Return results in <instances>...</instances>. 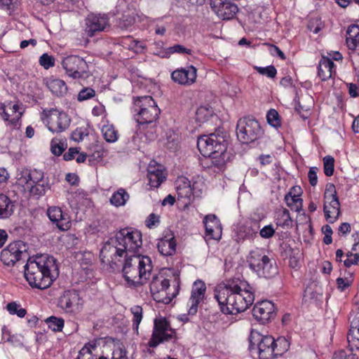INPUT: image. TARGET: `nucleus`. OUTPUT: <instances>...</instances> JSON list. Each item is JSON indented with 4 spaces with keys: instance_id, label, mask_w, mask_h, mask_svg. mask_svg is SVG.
<instances>
[{
    "instance_id": "nucleus-37",
    "label": "nucleus",
    "mask_w": 359,
    "mask_h": 359,
    "mask_svg": "<svg viewBox=\"0 0 359 359\" xmlns=\"http://www.w3.org/2000/svg\"><path fill=\"white\" fill-rule=\"evenodd\" d=\"M130 196L128 192L123 188L118 189L110 198V203L116 207L124 205L128 201Z\"/></svg>"
},
{
    "instance_id": "nucleus-33",
    "label": "nucleus",
    "mask_w": 359,
    "mask_h": 359,
    "mask_svg": "<svg viewBox=\"0 0 359 359\" xmlns=\"http://www.w3.org/2000/svg\"><path fill=\"white\" fill-rule=\"evenodd\" d=\"M351 325L349 330L359 332V294H356L353 299V308L351 311Z\"/></svg>"
},
{
    "instance_id": "nucleus-63",
    "label": "nucleus",
    "mask_w": 359,
    "mask_h": 359,
    "mask_svg": "<svg viewBox=\"0 0 359 359\" xmlns=\"http://www.w3.org/2000/svg\"><path fill=\"white\" fill-rule=\"evenodd\" d=\"M343 264L346 269L351 268L352 266L359 264V252H355L354 257L346 259L343 261Z\"/></svg>"
},
{
    "instance_id": "nucleus-2",
    "label": "nucleus",
    "mask_w": 359,
    "mask_h": 359,
    "mask_svg": "<svg viewBox=\"0 0 359 359\" xmlns=\"http://www.w3.org/2000/svg\"><path fill=\"white\" fill-rule=\"evenodd\" d=\"M131 110L137 123V134L144 135L148 140H154L161 109L153 97L149 95L134 97Z\"/></svg>"
},
{
    "instance_id": "nucleus-56",
    "label": "nucleus",
    "mask_w": 359,
    "mask_h": 359,
    "mask_svg": "<svg viewBox=\"0 0 359 359\" xmlns=\"http://www.w3.org/2000/svg\"><path fill=\"white\" fill-rule=\"evenodd\" d=\"M0 8L11 15L17 8V0H0Z\"/></svg>"
},
{
    "instance_id": "nucleus-7",
    "label": "nucleus",
    "mask_w": 359,
    "mask_h": 359,
    "mask_svg": "<svg viewBox=\"0 0 359 359\" xmlns=\"http://www.w3.org/2000/svg\"><path fill=\"white\" fill-rule=\"evenodd\" d=\"M197 147L201 154L210 158L212 164L222 168L229 159L226 153L227 141L222 135L215 133L203 135L198 138Z\"/></svg>"
},
{
    "instance_id": "nucleus-39",
    "label": "nucleus",
    "mask_w": 359,
    "mask_h": 359,
    "mask_svg": "<svg viewBox=\"0 0 359 359\" xmlns=\"http://www.w3.org/2000/svg\"><path fill=\"white\" fill-rule=\"evenodd\" d=\"M132 315L133 329L138 334L139 325L143 318V309L138 305L133 306L130 309Z\"/></svg>"
},
{
    "instance_id": "nucleus-24",
    "label": "nucleus",
    "mask_w": 359,
    "mask_h": 359,
    "mask_svg": "<svg viewBox=\"0 0 359 359\" xmlns=\"http://www.w3.org/2000/svg\"><path fill=\"white\" fill-rule=\"evenodd\" d=\"M203 222L205 229V236L208 239L219 241L222 233L219 219L215 215L210 214L204 217Z\"/></svg>"
},
{
    "instance_id": "nucleus-59",
    "label": "nucleus",
    "mask_w": 359,
    "mask_h": 359,
    "mask_svg": "<svg viewBox=\"0 0 359 359\" xmlns=\"http://www.w3.org/2000/svg\"><path fill=\"white\" fill-rule=\"evenodd\" d=\"M322 232L325 235L323 238V243L325 245H330L332 243V235L333 233V231L331 226L329 224H325L322 227Z\"/></svg>"
},
{
    "instance_id": "nucleus-48",
    "label": "nucleus",
    "mask_w": 359,
    "mask_h": 359,
    "mask_svg": "<svg viewBox=\"0 0 359 359\" xmlns=\"http://www.w3.org/2000/svg\"><path fill=\"white\" fill-rule=\"evenodd\" d=\"M323 170L326 176L330 177L334 174V159L332 156H325L323 158Z\"/></svg>"
},
{
    "instance_id": "nucleus-27",
    "label": "nucleus",
    "mask_w": 359,
    "mask_h": 359,
    "mask_svg": "<svg viewBox=\"0 0 359 359\" xmlns=\"http://www.w3.org/2000/svg\"><path fill=\"white\" fill-rule=\"evenodd\" d=\"M9 109L11 114L4 109L1 116L8 126H12L14 129H19L21 126L22 112L19 111L20 107L17 104H13Z\"/></svg>"
},
{
    "instance_id": "nucleus-38",
    "label": "nucleus",
    "mask_w": 359,
    "mask_h": 359,
    "mask_svg": "<svg viewBox=\"0 0 359 359\" xmlns=\"http://www.w3.org/2000/svg\"><path fill=\"white\" fill-rule=\"evenodd\" d=\"M213 114L211 107L208 105L199 107L196 111V121L198 123L206 122Z\"/></svg>"
},
{
    "instance_id": "nucleus-8",
    "label": "nucleus",
    "mask_w": 359,
    "mask_h": 359,
    "mask_svg": "<svg viewBox=\"0 0 359 359\" xmlns=\"http://www.w3.org/2000/svg\"><path fill=\"white\" fill-rule=\"evenodd\" d=\"M248 262L250 269L260 278H271L278 273L275 260L262 249L250 251Z\"/></svg>"
},
{
    "instance_id": "nucleus-26",
    "label": "nucleus",
    "mask_w": 359,
    "mask_h": 359,
    "mask_svg": "<svg viewBox=\"0 0 359 359\" xmlns=\"http://www.w3.org/2000/svg\"><path fill=\"white\" fill-rule=\"evenodd\" d=\"M336 65L330 57L322 55L318 66V76L323 81H327L336 74Z\"/></svg>"
},
{
    "instance_id": "nucleus-12",
    "label": "nucleus",
    "mask_w": 359,
    "mask_h": 359,
    "mask_svg": "<svg viewBox=\"0 0 359 359\" xmlns=\"http://www.w3.org/2000/svg\"><path fill=\"white\" fill-rule=\"evenodd\" d=\"M323 212L325 220L334 223L341 215L340 203L336 187L332 183H327L323 194Z\"/></svg>"
},
{
    "instance_id": "nucleus-25",
    "label": "nucleus",
    "mask_w": 359,
    "mask_h": 359,
    "mask_svg": "<svg viewBox=\"0 0 359 359\" xmlns=\"http://www.w3.org/2000/svg\"><path fill=\"white\" fill-rule=\"evenodd\" d=\"M177 242L173 233L170 231L165 232L158 240L157 249L160 254L165 257L172 256L176 252Z\"/></svg>"
},
{
    "instance_id": "nucleus-41",
    "label": "nucleus",
    "mask_w": 359,
    "mask_h": 359,
    "mask_svg": "<svg viewBox=\"0 0 359 359\" xmlns=\"http://www.w3.org/2000/svg\"><path fill=\"white\" fill-rule=\"evenodd\" d=\"M102 133L104 140L107 142H115L118 137V130L113 125L107 124L103 126Z\"/></svg>"
},
{
    "instance_id": "nucleus-1",
    "label": "nucleus",
    "mask_w": 359,
    "mask_h": 359,
    "mask_svg": "<svg viewBox=\"0 0 359 359\" xmlns=\"http://www.w3.org/2000/svg\"><path fill=\"white\" fill-rule=\"evenodd\" d=\"M214 298L226 315L246 311L255 301V289L243 277H233L215 290Z\"/></svg>"
},
{
    "instance_id": "nucleus-57",
    "label": "nucleus",
    "mask_w": 359,
    "mask_h": 359,
    "mask_svg": "<svg viewBox=\"0 0 359 359\" xmlns=\"http://www.w3.org/2000/svg\"><path fill=\"white\" fill-rule=\"evenodd\" d=\"M275 233L276 229L271 224L264 226L259 231L260 236L264 239L272 238L275 235Z\"/></svg>"
},
{
    "instance_id": "nucleus-36",
    "label": "nucleus",
    "mask_w": 359,
    "mask_h": 359,
    "mask_svg": "<svg viewBox=\"0 0 359 359\" xmlns=\"http://www.w3.org/2000/svg\"><path fill=\"white\" fill-rule=\"evenodd\" d=\"M276 224L282 228H290L292 226V219L289 210L286 208L277 212Z\"/></svg>"
},
{
    "instance_id": "nucleus-21",
    "label": "nucleus",
    "mask_w": 359,
    "mask_h": 359,
    "mask_svg": "<svg viewBox=\"0 0 359 359\" xmlns=\"http://www.w3.org/2000/svg\"><path fill=\"white\" fill-rule=\"evenodd\" d=\"M47 215L53 224L60 231H65L71 228L69 215L58 206H50L47 210Z\"/></svg>"
},
{
    "instance_id": "nucleus-34",
    "label": "nucleus",
    "mask_w": 359,
    "mask_h": 359,
    "mask_svg": "<svg viewBox=\"0 0 359 359\" xmlns=\"http://www.w3.org/2000/svg\"><path fill=\"white\" fill-rule=\"evenodd\" d=\"M147 177L150 187L153 188H158L166 178L163 170L159 168L149 169Z\"/></svg>"
},
{
    "instance_id": "nucleus-54",
    "label": "nucleus",
    "mask_w": 359,
    "mask_h": 359,
    "mask_svg": "<svg viewBox=\"0 0 359 359\" xmlns=\"http://www.w3.org/2000/svg\"><path fill=\"white\" fill-rule=\"evenodd\" d=\"M332 359H358V357L349 348L334 352Z\"/></svg>"
},
{
    "instance_id": "nucleus-6",
    "label": "nucleus",
    "mask_w": 359,
    "mask_h": 359,
    "mask_svg": "<svg viewBox=\"0 0 359 359\" xmlns=\"http://www.w3.org/2000/svg\"><path fill=\"white\" fill-rule=\"evenodd\" d=\"M250 348H257L259 359H275L286 353L290 342L285 337L275 339L271 335H262L258 332L252 331L250 337Z\"/></svg>"
},
{
    "instance_id": "nucleus-17",
    "label": "nucleus",
    "mask_w": 359,
    "mask_h": 359,
    "mask_svg": "<svg viewBox=\"0 0 359 359\" xmlns=\"http://www.w3.org/2000/svg\"><path fill=\"white\" fill-rule=\"evenodd\" d=\"M109 26V19L105 14H89L86 19L85 32L89 37L103 32Z\"/></svg>"
},
{
    "instance_id": "nucleus-13",
    "label": "nucleus",
    "mask_w": 359,
    "mask_h": 359,
    "mask_svg": "<svg viewBox=\"0 0 359 359\" xmlns=\"http://www.w3.org/2000/svg\"><path fill=\"white\" fill-rule=\"evenodd\" d=\"M176 330L171 327L170 323L165 318H156L147 345L150 348H156L162 343L176 339Z\"/></svg>"
},
{
    "instance_id": "nucleus-44",
    "label": "nucleus",
    "mask_w": 359,
    "mask_h": 359,
    "mask_svg": "<svg viewBox=\"0 0 359 359\" xmlns=\"http://www.w3.org/2000/svg\"><path fill=\"white\" fill-rule=\"evenodd\" d=\"M267 123L275 128H278L281 126V118L278 112L274 109H271L266 114Z\"/></svg>"
},
{
    "instance_id": "nucleus-42",
    "label": "nucleus",
    "mask_w": 359,
    "mask_h": 359,
    "mask_svg": "<svg viewBox=\"0 0 359 359\" xmlns=\"http://www.w3.org/2000/svg\"><path fill=\"white\" fill-rule=\"evenodd\" d=\"M287 205L296 212H299L302 208L303 200L298 196H292L290 194H286L284 198Z\"/></svg>"
},
{
    "instance_id": "nucleus-55",
    "label": "nucleus",
    "mask_w": 359,
    "mask_h": 359,
    "mask_svg": "<svg viewBox=\"0 0 359 359\" xmlns=\"http://www.w3.org/2000/svg\"><path fill=\"white\" fill-rule=\"evenodd\" d=\"M163 45L164 43L162 41H155L153 44V54L161 58H168V57L163 56L164 54L168 53V48H165Z\"/></svg>"
},
{
    "instance_id": "nucleus-16",
    "label": "nucleus",
    "mask_w": 359,
    "mask_h": 359,
    "mask_svg": "<svg viewBox=\"0 0 359 359\" xmlns=\"http://www.w3.org/2000/svg\"><path fill=\"white\" fill-rule=\"evenodd\" d=\"M62 65L66 74L74 79L81 78L88 67L86 62L77 55H69L64 58Z\"/></svg>"
},
{
    "instance_id": "nucleus-51",
    "label": "nucleus",
    "mask_w": 359,
    "mask_h": 359,
    "mask_svg": "<svg viewBox=\"0 0 359 359\" xmlns=\"http://www.w3.org/2000/svg\"><path fill=\"white\" fill-rule=\"evenodd\" d=\"M254 69L260 74L266 76L269 79H273L277 74V70L273 65L265 67L255 66Z\"/></svg>"
},
{
    "instance_id": "nucleus-9",
    "label": "nucleus",
    "mask_w": 359,
    "mask_h": 359,
    "mask_svg": "<svg viewBox=\"0 0 359 359\" xmlns=\"http://www.w3.org/2000/svg\"><path fill=\"white\" fill-rule=\"evenodd\" d=\"M18 178V183L34 196H43L50 189L43 171L37 169H23Z\"/></svg>"
},
{
    "instance_id": "nucleus-52",
    "label": "nucleus",
    "mask_w": 359,
    "mask_h": 359,
    "mask_svg": "<svg viewBox=\"0 0 359 359\" xmlns=\"http://www.w3.org/2000/svg\"><path fill=\"white\" fill-rule=\"evenodd\" d=\"M173 53H179V54H187L191 55L192 50L189 48H187L182 45L175 44L173 46L168 48V53L164 54L163 56H165L170 57V55Z\"/></svg>"
},
{
    "instance_id": "nucleus-23",
    "label": "nucleus",
    "mask_w": 359,
    "mask_h": 359,
    "mask_svg": "<svg viewBox=\"0 0 359 359\" xmlns=\"http://www.w3.org/2000/svg\"><path fill=\"white\" fill-rule=\"evenodd\" d=\"M197 69L193 65L178 68L171 74L172 81L182 86H189L196 82Z\"/></svg>"
},
{
    "instance_id": "nucleus-61",
    "label": "nucleus",
    "mask_w": 359,
    "mask_h": 359,
    "mask_svg": "<svg viewBox=\"0 0 359 359\" xmlns=\"http://www.w3.org/2000/svg\"><path fill=\"white\" fill-rule=\"evenodd\" d=\"M146 226L149 228L152 229L160 223V217L157 215L155 213H151L147 218L146 221Z\"/></svg>"
},
{
    "instance_id": "nucleus-47",
    "label": "nucleus",
    "mask_w": 359,
    "mask_h": 359,
    "mask_svg": "<svg viewBox=\"0 0 359 359\" xmlns=\"http://www.w3.org/2000/svg\"><path fill=\"white\" fill-rule=\"evenodd\" d=\"M89 135L88 128L86 126L77 127L72 133V139L76 142H80Z\"/></svg>"
},
{
    "instance_id": "nucleus-5",
    "label": "nucleus",
    "mask_w": 359,
    "mask_h": 359,
    "mask_svg": "<svg viewBox=\"0 0 359 359\" xmlns=\"http://www.w3.org/2000/svg\"><path fill=\"white\" fill-rule=\"evenodd\" d=\"M151 259L147 255H133L125 257L123 278L128 287L138 290L149 283L153 271Z\"/></svg>"
},
{
    "instance_id": "nucleus-60",
    "label": "nucleus",
    "mask_w": 359,
    "mask_h": 359,
    "mask_svg": "<svg viewBox=\"0 0 359 359\" xmlns=\"http://www.w3.org/2000/svg\"><path fill=\"white\" fill-rule=\"evenodd\" d=\"M97 359H128V357L125 349L118 348L113 351L111 358L100 356Z\"/></svg>"
},
{
    "instance_id": "nucleus-62",
    "label": "nucleus",
    "mask_w": 359,
    "mask_h": 359,
    "mask_svg": "<svg viewBox=\"0 0 359 359\" xmlns=\"http://www.w3.org/2000/svg\"><path fill=\"white\" fill-rule=\"evenodd\" d=\"M318 168L317 167L310 168L308 172V179L310 184L312 187H316L318 183Z\"/></svg>"
},
{
    "instance_id": "nucleus-58",
    "label": "nucleus",
    "mask_w": 359,
    "mask_h": 359,
    "mask_svg": "<svg viewBox=\"0 0 359 359\" xmlns=\"http://www.w3.org/2000/svg\"><path fill=\"white\" fill-rule=\"evenodd\" d=\"M95 96V91L91 88L82 89L78 95L79 101H84Z\"/></svg>"
},
{
    "instance_id": "nucleus-19",
    "label": "nucleus",
    "mask_w": 359,
    "mask_h": 359,
    "mask_svg": "<svg viewBox=\"0 0 359 359\" xmlns=\"http://www.w3.org/2000/svg\"><path fill=\"white\" fill-rule=\"evenodd\" d=\"M210 6L215 14L224 20L233 19L238 11V6L229 0H210Z\"/></svg>"
},
{
    "instance_id": "nucleus-28",
    "label": "nucleus",
    "mask_w": 359,
    "mask_h": 359,
    "mask_svg": "<svg viewBox=\"0 0 359 359\" xmlns=\"http://www.w3.org/2000/svg\"><path fill=\"white\" fill-rule=\"evenodd\" d=\"M175 184L178 199L190 200L193 195L194 187H191L189 180L186 177L180 176L177 179Z\"/></svg>"
},
{
    "instance_id": "nucleus-50",
    "label": "nucleus",
    "mask_w": 359,
    "mask_h": 359,
    "mask_svg": "<svg viewBox=\"0 0 359 359\" xmlns=\"http://www.w3.org/2000/svg\"><path fill=\"white\" fill-rule=\"evenodd\" d=\"M128 44L129 49L133 50L136 53H143L147 49L146 43L143 41L130 38Z\"/></svg>"
},
{
    "instance_id": "nucleus-45",
    "label": "nucleus",
    "mask_w": 359,
    "mask_h": 359,
    "mask_svg": "<svg viewBox=\"0 0 359 359\" xmlns=\"http://www.w3.org/2000/svg\"><path fill=\"white\" fill-rule=\"evenodd\" d=\"M6 309L11 315H17L20 318H23L27 313L26 309L21 307L20 304L12 302L6 305Z\"/></svg>"
},
{
    "instance_id": "nucleus-22",
    "label": "nucleus",
    "mask_w": 359,
    "mask_h": 359,
    "mask_svg": "<svg viewBox=\"0 0 359 359\" xmlns=\"http://www.w3.org/2000/svg\"><path fill=\"white\" fill-rule=\"evenodd\" d=\"M172 278V286L170 287V289L151 292L153 299L156 302L168 304L179 294L180 289V276L174 275Z\"/></svg>"
},
{
    "instance_id": "nucleus-15",
    "label": "nucleus",
    "mask_w": 359,
    "mask_h": 359,
    "mask_svg": "<svg viewBox=\"0 0 359 359\" xmlns=\"http://www.w3.org/2000/svg\"><path fill=\"white\" fill-rule=\"evenodd\" d=\"M26 252L27 249L25 243L21 241H17L10 243L2 250L0 254V259L4 265L13 266Z\"/></svg>"
},
{
    "instance_id": "nucleus-29",
    "label": "nucleus",
    "mask_w": 359,
    "mask_h": 359,
    "mask_svg": "<svg viewBox=\"0 0 359 359\" xmlns=\"http://www.w3.org/2000/svg\"><path fill=\"white\" fill-rule=\"evenodd\" d=\"M46 86L51 93L57 97H63L67 93L68 88L66 83L63 80L53 76L46 79Z\"/></svg>"
},
{
    "instance_id": "nucleus-49",
    "label": "nucleus",
    "mask_w": 359,
    "mask_h": 359,
    "mask_svg": "<svg viewBox=\"0 0 359 359\" xmlns=\"http://www.w3.org/2000/svg\"><path fill=\"white\" fill-rule=\"evenodd\" d=\"M348 347L351 351L359 350V332L348 330L347 334Z\"/></svg>"
},
{
    "instance_id": "nucleus-43",
    "label": "nucleus",
    "mask_w": 359,
    "mask_h": 359,
    "mask_svg": "<svg viewBox=\"0 0 359 359\" xmlns=\"http://www.w3.org/2000/svg\"><path fill=\"white\" fill-rule=\"evenodd\" d=\"M67 147V144L65 140L54 137L50 141V150L55 156H60L66 149Z\"/></svg>"
},
{
    "instance_id": "nucleus-30",
    "label": "nucleus",
    "mask_w": 359,
    "mask_h": 359,
    "mask_svg": "<svg viewBox=\"0 0 359 359\" xmlns=\"http://www.w3.org/2000/svg\"><path fill=\"white\" fill-rule=\"evenodd\" d=\"M346 43L351 54L359 44V26L351 25L346 30Z\"/></svg>"
},
{
    "instance_id": "nucleus-11",
    "label": "nucleus",
    "mask_w": 359,
    "mask_h": 359,
    "mask_svg": "<svg viewBox=\"0 0 359 359\" xmlns=\"http://www.w3.org/2000/svg\"><path fill=\"white\" fill-rule=\"evenodd\" d=\"M263 130L258 121L253 116L241 118L236 126L238 139L243 144L254 142L261 137Z\"/></svg>"
},
{
    "instance_id": "nucleus-18",
    "label": "nucleus",
    "mask_w": 359,
    "mask_h": 359,
    "mask_svg": "<svg viewBox=\"0 0 359 359\" xmlns=\"http://www.w3.org/2000/svg\"><path fill=\"white\" fill-rule=\"evenodd\" d=\"M206 285L201 280H196L191 288V296L187 302L188 312L189 315L195 316L198 312V305L205 299Z\"/></svg>"
},
{
    "instance_id": "nucleus-14",
    "label": "nucleus",
    "mask_w": 359,
    "mask_h": 359,
    "mask_svg": "<svg viewBox=\"0 0 359 359\" xmlns=\"http://www.w3.org/2000/svg\"><path fill=\"white\" fill-rule=\"evenodd\" d=\"M83 305L79 292L74 289L65 290L58 300V306L67 313H79Z\"/></svg>"
},
{
    "instance_id": "nucleus-53",
    "label": "nucleus",
    "mask_w": 359,
    "mask_h": 359,
    "mask_svg": "<svg viewBox=\"0 0 359 359\" xmlns=\"http://www.w3.org/2000/svg\"><path fill=\"white\" fill-rule=\"evenodd\" d=\"M39 62L45 69H48L55 66V60L53 56L43 53L40 56Z\"/></svg>"
},
{
    "instance_id": "nucleus-3",
    "label": "nucleus",
    "mask_w": 359,
    "mask_h": 359,
    "mask_svg": "<svg viewBox=\"0 0 359 359\" xmlns=\"http://www.w3.org/2000/svg\"><path fill=\"white\" fill-rule=\"evenodd\" d=\"M142 245V233L135 229L125 228L118 231L114 238L107 241L100 251V257L109 259L116 264L121 258L130 256L129 252H135Z\"/></svg>"
},
{
    "instance_id": "nucleus-20",
    "label": "nucleus",
    "mask_w": 359,
    "mask_h": 359,
    "mask_svg": "<svg viewBox=\"0 0 359 359\" xmlns=\"http://www.w3.org/2000/svg\"><path fill=\"white\" fill-rule=\"evenodd\" d=\"M276 315L274 304L269 300L257 302L252 309V316L261 324H266Z\"/></svg>"
},
{
    "instance_id": "nucleus-4",
    "label": "nucleus",
    "mask_w": 359,
    "mask_h": 359,
    "mask_svg": "<svg viewBox=\"0 0 359 359\" xmlns=\"http://www.w3.org/2000/svg\"><path fill=\"white\" fill-rule=\"evenodd\" d=\"M55 259L48 255L29 257L24 266V276L32 288L49 287L57 276Z\"/></svg>"
},
{
    "instance_id": "nucleus-31",
    "label": "nucleus",
    "mask_w": 359,
    "mask_h": 359,
    "mask_svg": "<svg viewBox=\"0 0 359 359\" xmlns=\"http://www.w3.org/2000/svg\"><path fill=\"white\" fill-rule=\"evenodd\" d=\"M15 202L5 194H0V219H6L14 212Z\"/></svg>"
},
{
    "instance_id": "nucleus-10",
    "label": "nucleus",
    "mask_w": 359,
    "mask_h": 359,
    "mask_svg": "<svg viewBox=\"0 0 359 359\" xmlns=\"http://www.w3.org/2000/svg\"><path fill=\"white\" fill-rule=\"evenodd\" d=\"M41 119L50 132L57 134L66 131L72 122L66 112L57 108L43 109Z\"/></svg>"
},
{
    "instance_id": "nucleus-64",
    "label": "nucleus",
    "mask_w": 359,
    "mask_h": 359,
    "mask_svg": "<svg viewBox=\"0 0 359 359\" xmlns=\"http://www.w3.org/2000/svg\"><path fill=\"white\" fill-rule=\"evenodd\" d=\"M76 359H97L94 358L92 354V352L89 350L88 348H83L79 353V355Z\"/></svg>"
},
{
    "instance_id": "nucleus-46",
    "label": "nucleus",
    "mask_w": 359,
    "mask_h": 359,
    "mask_svg": "<svg viewBox=\"0 0 359 359\" xmlns=\"http://www.w3.org/2000/svg\"><path fill=\"white\" fill-rule=\"evenodd\" d=\"M180 137L178 134L172 133L167 137L166 148L171 151H176L180 148Z\"/></svg>"
},
{
    "instance_id": "nucleus-40",
    "label": "nucleus",
    "mask_w": 359,
    "mask_h": 359,
    "mask_svg": "<svg viewBox=\"0 0 359 359\" xmlns=\"http://www.w3.org/2000/svg\"><path fill=\"white\" fill-rule=\"evenodd\" d=\"M45 323L52 331L61 332L65 325V320L62 318L51 316L45 320Z\"/></svg>"
},
{
    "instance_id": "nucleus-32",
    "label": "nucleus",
    "mask_w": 359,
    "mask_h": 359,
    "mask_svg": "<svg viewBox=\"0 0 359 359\" xmlns=\"http://www.w3.org/2000/svg\"><path fill=\"white\" fill-rule=\"evenodd\" d=\"M172 280L164 278L163 276H154L149 283L151 292H158L165 289H170L172 286Z\"/></svg>"
},
{
    "instance_id": "nucleus-35",
    "label": "nucleus",
    "mask_w": 359,
    "mask_h": 359,
    "mask_svg": "<svg viewBox=\"0 0 359 359\" xmlns=\"http://www.w3.org/2000/svg\"><path fill=\"white\" fill-rule=\"evenodd\" d=\"M354 273L350 271H346L344 277H338L336 279L337 288L340 292H344L353 283Z\"/></svg>"
}]
</instances>
